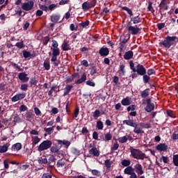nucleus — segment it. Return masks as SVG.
<instances>
[{
    "instance_id": "obj_19",
    "label": "nucleus",
    "mask_w": 178,
    "mask_h": 178,
    "mask_svg": "<svg viewBox=\"0 0 178 178\" xmlns=\"http://www.w3.org/2000/svg\"><path fill=\"white\" fill-rule=\"evenodd\" d=\"M133 56H134V53H133L132 51L129 50L125 52L124 55V59H125V60H129V59L133 58Z\"/></svg>"
},
{
    "instance_id": "obj_6",
    "label": "nucleus",
    "mask_w": 178,
    "mask_h": 178,
    "mask_svg": "<svg viewBox=\"0 0 178 178\" xmlns=\"http://www.w3.org/2000/svg\"><path fill=\"white\" fill-rule=\"evenodd\" d=\"M134 73H138L139 76H144V74H147V69L145 68L144 65L138 64Z\"/></svg>"
},
{
    "instance_id": "obj_36",
    "label": "nucleus",
    "mask_w": 178,
    "mask_h": 178,
    "mask_svg": "<svg viewBox=\"0 0 178 178\" xmlns=\"http://www.w3.org/2000/svg\"><path fill=\"white\" fill-rule=\"evenodd\" d=\"M59 19H60V17L58 15H53L51 16V20L53 23H58Z\"/></svg>"
},
{
    "instance_id": "obj_18",
    "label": "nucleus",
    "mask_w": 178,
    "mask_h": 178,
    "mask_svg": "<svg viewBox=\"0 0 178 178\" xmlns=\"http://www.w3.org/2000/svg\"><path fill=\"white\" fill-rule=\"evenodd\" d=\"M61 49L63 51H70L72 48L70 47V44H69V41L64 40L63 43L61 45Z\"/></svg>"
},
{
    "instance_id": "obj_57",
    "label": "nucleus",
    "mask_w": 178,
    "mask_h": 178,
    "mask_svg": "<svg viewBox=\"0 0 178 178\" xmlns=\"http://www.w3.org/2000/svg\"><path fill=\"white\" fill-rule=\"evenodd\" d=\"M104 164L107 169H110L111 166H112V162L109 159L106 160Z\"/></svg>"
},
{
    "instance_id": "obj_46",
    "label": "nucleus",
    "mask_w": 178,
    "mask_h": 178,
    "mask_svg": "<svg viewBox=\"0 0 178 178\" xmlns=\"http://www.w3.org/2000/svg\"><path fill=\"white\" fill-rule=\"evenodd\" d=\"M91 173L93 176H97V177H99L101 176V171L98 170H92Z\"/></svg>"
},
{
    "instance_id": "obj_35",
    "label": "nucleus",
    "mask_w": 178,
    "mask_h": 178,
    "mask_svg": "<svg viewBox=\"0 0 178 178\" xmlns=\"http://www.w3.org/2000/svg\"><path fill=\"white\" fill-rule=\"evenodd\" d=\"M99 116H101V111L99 110H95L92 113V117L95 120H97Z\"/></svg>"
},
{
    "instance_id": "obj_61",
    "label": "nucleus",
    "mask_w": 178,
    "mask_h": 178,
    "mask_svg": "<svg viewBox=\"0 0 178 178\" xmlns=\"http://www.w3.org/2000/svg\"><path fill=\"white\" fill-rule=\"evenodd\" d=\"M146 73H147V76H152V74H155V70L154 69H149L147 70V72L146 71Z\"/></svg>"
},
{
    "instance_id": "obj_15",
    "label": "nucleus",
    "mask_w": 178,
    "mask_h": 178,
    "mask_svg": "<svg viewBox=\"0 0 178 178\" xmlns=\"http://www.w3.org/2000/svg\"><path fill=\"white\" fill-rule=\"evenodd\" d=\"M131 102H133V101L131 100V97H124L121 101V104L122 105H123V106H129V105H131Z\"/></svg>"
},
{
    "instance_id": "obj_58",
    "label": "nucleus",
    "mask_w": 178,
    "mask_h": 178,
    "mask_svg": "<svg viewBox=\"0 0 178 178\" xmlns=\"http://www.w3.org/2000/svg\"><path fill=\"white\" fill-rule=\"evenodd\" d=\"M21 90L22 91H27L29 90V84L27 83H24L21 85Z\"/></svg>"
},
{
    "instance_id": "obj_9",
    "label": "nucleus",
    "mask_w": 178,
    "mask_h": 178,
    "mask_svg": "<svg viewBox=\"0 0 178 178\" xmlns=\"http://www.w3.org/2000/svg\"><path fill=\"white\" fill-rule=\"evenodd\" d=\"M130 152L132 156H144V154L140 149L130 147Z\"/></svg>"
},
{
    "instance_id": "obj_4",
    "label": "nucleus",
    "mask_w": 178,
    "mask_h": 178,
    "mask_svg": "<svg viewBox=\"0 0 178 178\" xmlns=\"http://www.w3.org/2000/svg\"><path fill=\"white\" fill-rule=\"evenodd\" d=\"M52 147V141L49 140H44L41 144L38 147V151L39 152H42V151H46Z\"/></svg>"
},
{
    "instance_id": "obj_27",
    "label": "nucleus",
    "mask_w": 178,
    "mask_h": 178,
    "mask_svg": "<svg viewBox=\"0 0 178 178\" xmlns=\"http://www.w3.org/2000/svg\"><path fill=\"white\" fill-rule=\"evenodd\" d=\"M134 172V168L131 166H128L124 170V173L125 175H132L133 172Z\"/></svg>"
},
{
    "instance_id": "obj_1",
    "label": "nucleus",
    "mask_w": 178,
    "mask_h": 178,
    "mask_svg": "<svg viewBox=\"0 0 178 178\" xmlns=\"http://www.w3.org/2000/svg\"><path fill=\"white\" fill-rule=\"evenodd\" d=\"M123 124H127V126H130L131 127H134V133L136 134H144V130L143 128L138 127V123L134 121V120H125L123 121Z\"/></svg>"
},
{
    "instance_id": "obj_10",
    "label": "nucleus",
    "mask_w": 178,
    "mask_h": 178,
    "mask_svg": "<svg viewBox=\"0 0 178 178\" xmlns=\"http://www.w3.org/2000/svg\"><path fill=\"white\" fill-rule=\"evenodd\" d=\"M27 76L28 74H26V72H20L18 74V79H19L22 83H27V81L30 80V78H29Z\"/></svg>"
},
{
    "instance_id": "obj_31",
    "label": "nucleus",
    "mask_w": 178,
    "mask_h": 178,
    "mask_svg": "<svg viewBox=\"0 0 178 178\" xmlns=\"http://www.w3.org/2000/svg\"><path fill=\"white\" fill-rule=\"evenodd\" d=\"M50 152L51 154L56 155V154H59V148L58 147V146H52L50 148Z\"/></svg>"
},
{
    "instance_id": "obj_49",
    "label": "nucleus",
    "mask_w": 178,
    "mask_h": 178,
    "mask_svg": "<svg viewBox=\"0 0 178 178\" xmlns=\"http://www.w3.org/2000/svg\"><path fill=\"white\" fill-rule=\"evenodd\" d=\"M118 141L121 144H124V143H127V136H122L119 138Z\"/></svg>"
},
{
    "instance_id": "obj_51",
    "label": "nucleus",
    "mask_w": 178,
    "mask_h": 178,
    "mask_svg": "<svg viewBox=\"0 0 178 178\" xmlns=\"http://www.w3.org/2000/svg\"><path fill=\"white\" fill-rule=\"evenodd\" d=\"M15 47H17V48H19V49H22V48H24V42H23V41L18 42L15 44Z\"/></svg>"
},
{
    "instance_id": "obj_56",
    "label": "nucleus",
    "mask_w": 178,
    "mask_h": 178,
    "mask_svg": "<svg viewBox=\"0 0 178 178\" xmlns=\"http://www.w3.org/2000/svg\"><path fill=\"white\" fill-rule=\"evenodd\" d=\"M29 133L31 136H38V134H40V131H37L36 129H32Z\"/></svg>"
},
{
    "instance_id": "obj_28",
    "label": "nucleus",
    "mask_w": 178,
    "mask_h": 178,
    "mask_svg": "<svg viewBox=\"0 0 178 178\" xmlns=\"http://www.w3.org/2000/svg\"><path fill=\"white\" fill-rule=\"evenodd\" d=\"M43 66L45 70H49V69H51V63L49 62V58H47L44 61Z\"/></svg>"
},
{
    "instance_id": "obj_2",
    "label": "nucleus",
    "mask_w": 178,
    "mask_h": 178,
    "mask_svg": "<svg viewBox=\"0 0 178 178\" xmlns=\"http://www.w3.org/2000/svg\"><path fill=\"white\" fill-rule=\"evenodd\" d=\"M177 40V36H167L165 38L164 40L159 42L160 47H163L164 48H170L172 45H175V41Z\"/></svg>"
},
{
    "instance_id": "obj_44",
    "label": "nucleus",
    "mask_w": 178,
    "mask_h": 178,
    "mask_svg": "<svg viewBox=\"0 0 178 178\" xmlns=\"http://www.w3.org/2000/svg\"><path fill=\"white\" fill-rule=\"evenodd\" d=\"M122 10H126L127 12L128 15L130 16H133V11H131V9L129 8L128 7L124 6L121 7Z\"/></svg>"
},
{
    "instance_id": "obj_16",
    "label": "nucleus",
    "mask_w": 178,
    "mask_h": 178,
    "mask_svg": "<svg viewBox=\"0 0 178 178\" xmlns=\"http://www.w3.org/2000/svg\"><path fill=\"white\" fill-rule=\"evenodd\" d=\"M22 147L23 146L20 143H15L11 147V151H13V152H18V151H20V149H22Z\"/></svg>"
},
{
    "instance_id": "obj_20",
    "label": "nucleus",
    "mask_w": 178,
    "mask_h": 178,
    "mask_svg": "<svg viewBox=\"0 0 178 178\" xmlns=\"http://www.w3.org/2000/svg\"><path fill=\"white\" fill-rule=\"evenodd\" d=\"M31 143H32V145L34 147L35 145H37V144H38V143H40V141H41V138H39L37 136H32L31 137Z\"/></svg>"
},
{
    "instance_id": "obj_37",
    "label": "nucleus",
    "mask_w": 178,
    "mask_h": 178,
    "mask_svg": "<svg viewBox=\"0 0 178 178\" xmlns=\"http://www.w3.org/2000/svg\"><path fill=\"white\" fill-rule=\"evenodd\" d=\"M124 67H126L124 65H120V70H118V73L120 76H124V73H126V71L124 70Z\"/></svg>"
},
{
    "instance_id": "obj_53",
    "label": "nucleus",
    "mask_w": 178,
    "mask_h": 178,
    "mask_svg": "<svg viewBox=\"0 0 178 178\" xmlns=\"http://www.w3.org/2000/svg\"><path fill=\"white\" fill-rule=\"evenodd\" d=\"M23 56H24V58H30V57H31V53H30V51L24 50L23 51Z\"/></svg>"
},
{
    "instance_id": "obj_3",
    "label": "nucleus",
    "mask_w": 178,
    "mask_h": 178,
    "mask_svg": "<svg viewBox=\"0 0 178 178\" xmlns=\"http://www.w3.org/2000/svg\"><path fill=\"white\" fill-rule=\"evenodd\" d=\"M52 47L51 48V51H52V59L51 60H55L57 59V56H59L60 55V50H59V44H58V42L56 40H52Z\"/></svg>"
},
{
    "instance_id": "obj_26",
    "label": "nucleus",
    "mask_w": 178,
    "mask_h": 178,
    "mask_svg": "<svg viewBox=\"0 0 178 178\" xmlns=\"http://www.w3.org/2000/svg\"><path fill=\"white\" fill-rule=\"evenodd\" d=\"M9 145H10L9 143H6L2 146H0V154H4V152H6V151H8L9 149Z\"/></svg>"
},
{
    "instance_id": "obj_33",
    "label": "nucleus",
    "mask_w": 178,
    "mask_h": 178,
    "mask_svg": "<svg viewBox=\"0 0 178 178\" xmlns=\"http://www.w3.org/2000/svg\"><path fill=\"white\" fill-rule=\"evenodd\" d=\"M142 76L144 84H148V83H149V80H151V76L147 75V74H145Z\"/></svg>"
},
{
    "instance_id": "obj_50",
    "label": "nucleus",
    "mask_w": 178,
    "mask_h": 178,
    "mask_svg": "<svg viewBox=\"0 0 178 178\" xmlns=\"http://www.w3.org/2000/svg\"><path fill=\"white\" fill-rule=\"evenodd\" d=\"M113 81L115 83V86H120V83H119V76H114L113 77Z\"/></svg>"
},
{
    "instance_id": "obj_62",
    "label": "nucleus",
    "mask_w": 178,
    "mask_h": 178,
    "mask_svg": "<svg viewBox=\"0 0 178 178\" xmlns=\"http://www.w3.org/2000/svg\"><path fill=\"white\" fill-rule=\"evenodd\" d=\"M136 106L134 104H132L127 107V111L128 112H130V111H136Z\"/></svg>"
},
{
    "instance_id": "obj_64",
    "label": "nucleus",
    "mask_w": 178,
    "mask_h": 178,
    "mask_svg": "<svg viewBox=\"0 0 178 178\" xmlns=\"http://www.w3.org/2000/svg\"><path fill=\"white\" fill-rule=\"evenodd\" d=\"M173 163L175 166H178V156H173Z\"/></svg>"
},
{
    "instance_id": "obj_41",
    "label": "nucleus",
    "mask_w": 178,
    "mask_h": 178,
    "mask_svg": "<svg viewBox=\"0 0 178 178\" xmlns=\"http://www.w3.org/2000/svg\"><path fill=\"white\" fill-rule=\"evenodd\" d=\"M112 134L111 132H108L104 135V141H111L112 140Z\"/></svg>"
},
{
    "instance_id": "obj_60",
    "label": "nucleus",
    "mask_w": 178,
    "mask_h": 178,
    "mask_svg": "<svg viewBox=\"0 0 178 178\" xmlns=\"http://www.w3.org/2000/svg\"><path fill=\"white\" fill-rule=\"evenodd\" d=\"M42 178H52V174L51 172L44 173Z\"/></svg>"
},
{
    "instance_id": "obj_30",
    "label": "nucleus",
    "mask_w": 178,
    "mask_h": 178,
    "mask_svg": "<svg viewBox=\"0 0 178 178\" xmlns=\"http://www.w3.org/2000/svg\"><path fill=\"white\" fill-rule=\"evenodd\" d=\"M149 96V89H145L140 92V97L142 98H147V97Z\"/></svg>"
},
{
    "instance_id": "obj_42",
    "label": "nucleus",
    "mask_w": 178,
    "mask_h": 178,
    "mask_svg": "<svg viewBox=\"0 0 178 178\" xmlns=\"http://www.w3.org/2000/svg\"><path fill=\"white\" fill-rule=\"evenodd\" d=\"M134 24H138V23H141V18L139 15L134 17L132 19Z\"/></svg>"
},
{
    "instance_id": "obj_21",
    "label": "nucleus",
    "mask_w": 178,
    "mask_h": 178,
    "mask_svg": "<svg viewBox=\"0 0 178 178\" xmlns=\"http://www.w3.org/2000/svg\"><path fill=\"white\" fill-rule=\"evenodd\" d=\"M57 143L58 145H65V148H69L70 145V142L66 140H58Z\"/></svg>"
},
{
    "instance_id": "obj_17",
    "label": "nucleus",
    "mask_w": 178,
    "mask_h": 178,
    "mask_svg": "<svg viewBox=\"0 0 178 178\" xmlns=\"http://www.w3.org/2000/svg\"><path fill=\"white\" fill-rule=\"evenodd\" d=\"M168 145H166L165 143H160L156 147V149L160 152L168 151Z\"/></svg>"
},
{
    "instance_id": "obj_45",
    "label": "nucleus",
    "mask_w": 178,
    "mask_h": 178,
    "mask_svg": "<svg viewBox=\"0 0 178 178\" xmlns=\"http://www.w3.org/2000/svg\"><path fill=\"white\" fill-rule=\"evenodd\" d=\"M168 116H170V118H176V113L172 110H167L166 111Z\"/></svg>"
},
{
    "instance_id": "obj_52",
    "label": "nucleus",
    "mask_w": 178,
    "mask_h": 178,
    "mask_svg": "<svg viewBox=\"0 0 178 178\" xmlns=\"http://www.w3.org/2000/svg\"><path fill=\"white\" fill-rule=\"evenodd\" d=\"M81 133L83 136H87V134L90 133V131H88V129H87V127H83L82 128Z\"/></svg>"
},
{
    "instance_id": "obj_40",
    "label": "nucleus",
    "mask_w": 178,
    "mask_h": 178,
    "mask_svg": "<svg viewBox=\"0 0 178 178\" xmlns=\"http://www.w3.org/2000/svg\"><path fill=\"white\" fill-rule=\"evenodd\" d=\"M38 162L39 165H43L48 163V160L47 159H42V157H38Z\"/></svg>"
},
{
    "instance_id": "obj_24",
    "label": "nucleus",
    "mask_w": 178,
    "mask_h": 178,
    "mask_svg": "<svg viewBox=\"0 0 178 178\" xmlns=\"http://www.w3.org/2000/svg\"><path fill=\"white\" fill-rule=\"evenodd\" d=\"M135 169L138 175H144V170H143V166L140 164H136L135 165Z\"/></svg>"
},
{
    "instance_id": "obj_54",
    "label": "nucleus",
    "mask_w": 178,
    "mask_h": 178,
    "mask_svg": "<svg viewBox=\"0 0 178 178\" xmlns=\"http://www.w3.org/2000/svg\"><path fill=\"white\" fill-rule=\"evenodd\" d=\"M54 127H49V128H44V131H46L47 134H48L49 135L52 134V131H54Z\"/></svg>"
},
{
    "instance_id": "obj_32",
    "label": "nucleus",
    "mask_w": 178,
    "mask_h": 178,
    "mask_svg": "<svg viewBox=\"0 0 178 178\" xmlns=\"http://www.w3.org/2000/svg\"><path fill=\"white\" fill-rule=\"evenodd\" d=\"M127 48V44L126 43H122L121 42H120L119 43L120 52H123L126 51Z\"/></svg>"
},
{
    "instance_id": "obj_39",
    "label": "nucleus",
    "mask_w": 178,
    "mask_h": 178,
    "mask_svg": "<svg viewBox=\"0 0 178 178\" xmlns=\"http://www.w3.org/2000/svg\"><path fill=\"white\" fill-rule=\"evenodd\" d=\"M159 6L160 10H168L169 8L168 5H166V3H162V2L160 3Z\"/></svg>"
},
{
    "instance_id": "obj_13",
    "label": "nucleus",
    "mask_w": 178,
    "mask_h": 178,
    "mask_svg": "<svg viewBox=\"0 0 178 178\" xmlns=\"http://www.w3.org/2000/svg\"><path fill=\"white\" fill-rule=\"evenodd\" d=\"M67 161L69 162V157L67 156L63 157L61 159L58 160L57 162L58 168H63V166H65V163H66Z\"/></svg>"
},
{
    "instance_id": "obj_43",
    "label": "nucleus",
    "mask_w": 178,
    "mask_h": 178,
    "mask_svg": "<svg viewBox=\"0 0 178 178\" xmlns=\"http://www.w3.org/2000/svg\"><path fill=\"white\" fill-rule=\"evenodd\" d=\"M147 11L151 12L152 13H154L155 12V10L152 6V1H149L148 6H147Z\"/></svg>"
},
{
    "instance_id": "obj_23",
    "label": "nucleus",
    "mask_w": 178,
    "mask_h": 178,
    "mask_svg": "<svg viewBox=\"0 0 178 178\" xmlns=\"http://www.w3.org/2000/svg\"><path fill=\"white\" fill-rule=\"evenodd\" d=\"M91 8H92V6H91V3H90V2H88V1H85L82 4V9L85 12H86L87 10H90V9H91Z\"/></svg>"
},
{
    "instance_id": "obj_14",
    "label": "nucleus",
    "mask_w": 178,
    "mask_h": 178,
    "mask_svg": "<svg viewBox=\"0 0 178 178\" xmlns=\"http://www.w3.org/2000/svg\"><path fill=\"white\" fill-rule=\"evenodd\" d=\"M99 54L101 56H108L109 55V49L103 47L99 50Z\"/></svg>"
},
{
    "instance_id": "obj_47",
    "label": "nucleus",
    "mask_w": 178,
    "mask_h": 178,
    "mask_svg": "<svg viewBox=\"0 0 178 178\" xmlns=\"http://www.w3.org/2000/svg\"><path fill=\"white\" fill-rule=\"evenodd\" d=\"M130 163H131V161H130V160H126L124 159L121 162V165H122V166H130Z\"/></svg>"
},
{
    "instance_id": "obj_7",
    "label": "nucleus",
    "mask_w": 178,
    "mask_h": 178,
    "mask_svg": "<svg viewBox=\"0 0 178 178\" xmlns=\"http://www.w3.org/2000/svg\"><path fill=\"white\" fill-rule=\"evenodd\" d=\"M128 31L129 34L132 35H137V34H139L140 31H141V28H139L137 25L129 26L128 27Z\"/></svg>"
},
{
    "instance_id": "obj_34",
    "label": "nucleus",
    "mask_w": 178,
    "mask_h": 178,
    "mask_svg": "<svg viewBox=\"0 0 178 178\" xmlns=\"http://www.w3.org/2000/svg\"><path fill=\"white\" fill-rule=\"evenodd\" d=\"M96 128L97 130H104V122L101 120L97 121Z\"/></svg>"
},
{
    "instance_id": "obj_25",
    "label": "nucleus",
    "mask_w": 178,
    "mask_h": 178,
    "mask_svg": "<svg viewBox=\"0 0 178 178\" xmlns=\"http://www.w3.org/2000/svg\"><path fill=\"white\" fill-rule=\"evenodd\" d=\"M72 88H73V85H67L64 88V94L63 96L69 95V92L72 91Z\"/></svg>"
},
{
    "instance_id": "obj_11",
    "label": "nucleus",
    "mask_w": 178,
    "mask_h": 178,
    "mask_svg": "<svg viewBox=\"0 0 178 178\" xmlns=\"http://www.w3.org/2000/svg\"><path fill=\"white\" fill-rule=\"evenodd\" d=\"M24 98H26V94L25 93H19L15 95L12 98L13 102H17V101H20V99H24Z\"/></svg>"
},
{
    "instance_id": "obj_29",
    "label": "nucleus",
    "mask_w": 178,
    "mask_h": 178,
    "mask_svg": "<svg viewBox=\"0 0 178 178\" xmlns=\"http://www.w3.org/2000/svg\"><path fill=\"white\" fill-rule=\"evenodd\" d=\"M79 78V73L76 72L74 73L71 77H68L66 79V83H72V81H73L74 80V78Z\"/></svg>"
},
{
    "instance_id": "obj_22",
    "label": "nucleus",
    "mask_w": 178,
    "mask_h": 178,
    "mask_svg": "<svg viewBox=\"0 0 178 178\" xmlns=\"http://www.w3.org/2000/svg\"><path fill=\"white\" fill-rule=\"evenodd\" d=\"M87 80V74L83 73V75L81 76L80 79L75 81V84H82Z\"/></svg>"
},
{
    "instance_id": "obj_12",
    "label": "nucleus",
    "mask_w": 178,
    "mask_h": 178,
    "mask_svg": "<svg viewBox=\"0 0 178 178\" xmlns=\"http://www.w3.org/2000/svg\"><path fill=\"white\" fill-rule=\"evenodd\" d=\"M89 154L92 156H99V149L96 147H93L89 149Z\"/></svg>"
},
{
    "instance_id": "obj_8",
    "label": "nucleus",
    "mask_w": 178,
    "mask_h": 178,
    "mask_svg": "<svg viewBox=\"0 0 178 178\" xmlns=\"http://www.w3.org/2000/svg\"><path fill=\"white\" fill-rule=\"evenodd\" d=\"M146 104L147 106L145 108V111H146V112H152V111L155 109V105L153 103H151V99H146Z\"/></svg>"
},
{
    "instance_id": "obj_59",
    "label": "nucleus",
    "mask_w": 178,
    "mask_h": 178,
    "mask_svg": "<svg viewBox=\"0 0 178 178\" xmlns=\"http://www.w3.org/2000/svg\"><path fill=\"white\" fill-rule=\"evenodd\" d=\"M34 112L36 116H41V115H42V113H41V111H40V108H38V107L34 108Z\"/></svg>"
},
{
    "instance_id": "obj_38",
    "label": "nucleus",
    "mask_w": 178,
    "mask_h": 178,
    "mask_svg": "<svg viewBox=\"0 0 178 178\" xmlns=\"http://www.w3.org/2000/svg\"><path fill=\"white\" fill-rule=\"evenodd\" d=\"M79 27H82V29H86V27H88L90 26V21L86 20V22H83L79 24Z\"/></svg>"
},
{
    "instance_id": "obj_55",
    "label": "nucleus",
    "mask_w": 178,
    "mask_h": 178,
    "mask_svg": "<svg viewBox=\"0 0 178 178\" xmlns=\"http://www.w3.org/2000/svg\"><path fill=\"white\" fill-rule=\"evenodd\" d=\"M129 67H130L131 70H132V72H134V73L136 68L134 66V62L133 60L129 61Z\"/></svg>"
},
{
    "instance_id": "obj_5",
    "label": "nucleus",
    "mask_w": 178,
    "mask_h": 178,
    "mask_svg": "<svg viewBox=\"0 0 178 178\" xmlns=\"http://www.w3.org/2000/svg\"><path fill=\"white\" fill-rule=\"evenodd\" d=\"M21 8L22 10H25L26 12L33 10V8H34V1L33 0H30L27 2H24L22 4Z\"/></svg>"
},
{
    "instance_id": "obj_48",
    "label": "nucleus",
    "mask_w": 178,
    "mask_h": 178,
    "mask_svg": "<svg viewBox=\"0 0 178 178\" xmlns=\"http://www.w3.org/2000/svg\"><path fill=\"white\" fill-rule=\"evenodd\" d=\"M11 66H13V67H14L15 69L18 70V72H22L23 71V69H22V67H20V66H19V65H17L15 63H11Z\"/></svg>"
},
{
    "instance_id": "obj_63",
    "label": "nucleus",
    "mask_w": 178,
    "mask_h": 178,
    "mask_svg": "<svg viewBox=\"0 0 178 178\" xmlns=\"http://www.w3.org/2000/svg\"><path fill=\"white\" fill-rule=\"evenodd\" d=\"M49 9L50 10H54V9H55V8H58V3H53L49 6Z\"/></svg>"
}]
</instances>
